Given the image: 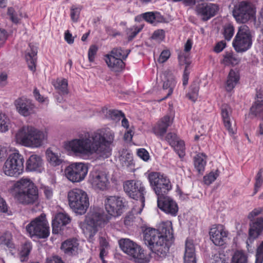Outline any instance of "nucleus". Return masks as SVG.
<instances>
[{"label":"nucleus","mask_w":263,"mask_h":263,"mask_svg":"<svg viewBox=\"0 0 263 263\" xmlns=\"http://www.w3.org/2000/svg\"><path fill=\"white\" fill-rule=\"evenodd\" d=\"M115 139V133L108 128L99 129L92 132H84L78 137L64 142L65 149L76 156L96 154L106 158L111 155L110 145Z\"/></svg>","instance_id":"obj_1"},{"label":"nucleus","mask_w":263,"mask_h":263,"mask_svg":"<svg viewBox=\"0 0 263 263\" xmlns=\"http://www.w3.org/2000/svg\"><path fill=\"white\" fill-rule=\"evenodd\" d=\"M143 235L145 243L150 246L153 257L157 260L164 258L169 250L168 242L173 238L172 223H163L158 229L146 228Z\"/></svg>","instance_id":"obj_2"},{"label":"nucleus","mask_w":263,"mask_h":263,"mask_svg":"<svg viewBox=\"0 0 263 263\" xmlns=\"http://www.w3.org/2000/svg\"><path fill=\"white\" fill-rule=\"evenodd\" d=\"M48 133L46 129H39L32 126H24L20 128L15 135L17 143L23 146L37 148L42 146L48 139Z\"/></svg>","instance_id":"obj_3"},{"label":"nucleus","mask_w":263,"mask_h":263,"mask_svg":"<svg viewBox=\"0 0 263 263\" xmlns=\"http://www.w3.org/2000/svg\"><path fill=\"white\" fill-rule=\"evenodd\" d=\"M15 198L23 204H32L37 201L38 190L33 182L28 178H22L13 185Z\"/></svg>","instance_id":"obj_4"},{"label":"nucleus","mask_w":263,"mask_h":263,"mask_svg":"<svg viewBox=\"0 0 263 263\" xmlns=\"http://www.w3.org/2000/svg\"><path fill=\"white\" fill-rule=\"evenodd\" d=\"M123 187L125 192L130 198L137 201L138 205L133 208V214H140L144 206L145 202L144 187L142 182L135 180H127L124 183Z\"/></svg>","instance_id":"obj_5"},{"label":"nucleus","mask_w":263,"mask_h":263,"mask_svg":"<svg viewBox=\"0 0 263 263\" xmlns=\"http://www.w3.org/2000/svg\"><path fill=\"white\" fill-rule=\"evenodd\" d=\"M119 244L121 249L134 262L148 263L149 261V257L145 253L144 250L129 239H121L119 241Z\"/></svg>","instance_id":"obj_6"},{"label":"nucleus","mask_w":263,"mask_h":263,"mask_svg":"<svg viewBox=\"0 0 263 263\" xmlns=\"http://www.w3.org/2000/svg\"><path fill=\"white\" fill-rule=\"evenodd\" d=\"M68 199L70 208L76 213L85 214L89 205L87 193L82 190L74 189L68 193Z\"/></svg>","instance_id":"obj_7"},{"label":"nucleus","mask_w":263,"mask_h":263,"mask_svg":"<svg viewBox=\"0 0 263 263\" xmlns=\"http://www.w3.org/2000/svg\"><path fill=\"white\" fill-rule=\"evenodd\" d=\"M24 158L18 151L14 149L9 155L3 166L4 173L10 177H17L24 171Z\"/></svg>","instance_id":"obj_8"},{"label":"nucleus","mask_w":263,"mask_h":263,"mask_svg":"<svg viewBox=\"0 0 263 263\" xmlns=\"http://www.w3.org/2000/svg\"><path fill=\"white\" fill-rule=\"evenodd\" d=\"M104 222L103 212L100 209H93L88 214L83 228L84 233L91 239L98 231V227Z\"/></svg>","instance_id":"obj_9"},{"label":"nucleus","mask_w":263,"mask_h":263,"mask_svg":"<svg viewBox=\"0 0 263 263\" xmlns=\"http://www.w3.org/2000/svg\"><path fill=\"white\" fill-rule=\"evenodd\" d=\"M252 34L251 30L246 25L239 27L238 31L233 41V46L237 52H245L250 49L252 44Z\"/></svg>","instance_id":"obj_10"},{"label":"nucleus","mask_w":263,"mask_h":263,"mask_svg":"<svg viewBox=\"0 0 263 263\" xmlns=\"http://www.w3.org/2000/svg\"><path fill=\"white\" fill-rule=\"evenodd\" d=\"M129 52L130 50L124 51L121 48H115L105 56V61L111 71L120 72L125 66L123 61L126 59Z\"/></svg>","instance_id":"obj_11"},{"label":"nucleus","mask_w":263,"mask_h":263,"mask_svg":"<svg viewBox=\"0 0 263 263\" xmlns=\"http://www.w3.org/2000/svg\"><path fill=\"white\" fill-rule=\"evenodd\" d=\"M256 10L254 5L247 1H241L236 5L233 11V15L236 21L246 23L255 19Z\"/></svg>","instance_id":"obj_12"},{"label":"nucleus","mask_w":263,"mask_h":263,"mask_svg":"<svg viewBox=\"0 0 263 263\" xmlns=\"http://www.w3.org/2000/svg\"><path fill=\"white\" fill-rule=\"evenodd\" d=\"M148 178L157 197L166 195L172 189L170 180L160 173L151 172L148 174Z\"/></svg>","instance_id":"obj_13"},{"label":"nucleus","mask_w":263,"mask_h":263,"mask_svg":"<svg viewBox=\"0 0 263 263\" xmlns=\"http://www.w3.org/2000/svg\"><path fill=\"white\" fill-rule=\"evenodd\" d=\"M26 230L31 237L36 236L40 238L47 237L49 234V231L45 215L41 214L32 220L27 225Z\"/></svg>","instance_id":"obj_14"},{"label":"nucleus","mask_w":263,"mask_h":263,"mask_svg":"<svg viewBox=\"0 0 263 263\" xmlns=\"http://www.w3.org/2000/svg\"><path fill=\"white\" fill-rule=\"evenodd\" d=\"M88 171V166L83 162H73L64 170L65 177L72 182H80L86 177Z\"/></svg>","instance_id":"obj_15"},{"label":"nucleus","mask_w":263,"mask_h":263,"mask_svg":"<svg viewBox=\"0 0 263 263\" xmlns=\"http://www.w3.org/2000/svg\"><path fill=\"white\" fill-rule=\"evenodd\" d=\"M88 182L93 189L100 191L107 189L109 184L107 173L97 168H94L90 172Z\"/></svg>","instance_id":"obj_16"},{"label":"nucleus","mask_w":263,"mask_h":263,"mask_svg":"<svg viewBox=\"0 0 263 263\" xmlns=\"http://www.w3.org/2000/svg\"><path fill=\"white\" fill-rule=\"evenodd\" d=\"M126 206L125 200L116 196H107L105 200V206L107 212L116 217L120 215Z\"/></svg>","instance_id":"obj_17"},{"label":"nucleus","mask_w":263,"mask_h":263,"mask_svg":"<svg viewBox=\"0 0 263 263\" xmlns=\"http://www.w3.org/2000/svg\"><path fill=\"white\" fill-rule=\"evenodd\" d=\"M14 105L16 111L24 117L30 116L36 112V106L32 101L24 97L16 99Z\"/></svg>","instance_id":"obj_18"},{"label":"nucleus","mask_w":263,"mask_h":263,"mask_svg":"<svg viewBox=\"0 0 263 263\" xmlns=\"http://www.w3.org/2000/svg\"><path fill=\"white\" fill-rule=\"evenodd\" d=\"M158 206L165 213L176 216L178 211L176 202L171 198L165 195L157 197Z\"/></svg>","instance_id":"obj_19"},{"label":"nucleus","mask_w":263,"mask_h":263,"mask_svg":"<svg viewBox=\"0 0 263 263\" xmlns=\"http://www.w3.org/2000/svg\"><path fill=\"white\" fill-rule=\"evenodd\" d=\"M228 232L222 225H218L212 227L209 234L212 241L216 246L223 245L228 237Z\"/></svg>","instance_id":"obj_20"},{"label":"nucleus","mask_w":263,"mask_h":263,"mask_svg":"<svg viewBox=\"0 0 263 263\" xmlns=\"http://www.w3.org/2000/svg\"><path fill=\"white\" fill-rule=\"evenodd\" d=\"M232 109L227 104H224L221 107V114L225 127L230 134H235L236 129L235 122L231 118Z\"/></svg>","instance_id":"obj_21"},{"label":"nucleus","mask_w":263,"mask_h":263,"mask_svg":"<svg viewBox=\"0 0 263 263\" xmlns=\"http://www.w3.org/2000/svg\"><path fill=\"white\" fill-rule=\"evenodd\" d=\"M61 249L65 254L70 256H76L81 252L79 243L76 238H69L63 241Z\"/></svg>","instance_id":"obj_22"},{"label":"nucleus","mask_w":263,"mask_h":263,"mask_svg":"<svg viewBox=\"0 0 263 263\" xmlns=\"http://www.w3.org/2000/svg\"><path fill=\"white\" fill-rule=\"evenodd\" d=\"M173 117L165 115L161 118L153 128V133L157 136L162 138L167 128L173 123Z\"/></svg>","instance_id":"obj_23"},{"label":"nucleus","mask_w":263,"mask_h":263,"mask_svg":"<svg viewBox=\"0 0 263 263\" xmlns=\"http://www.w3.org/2000/svg\"><path fill=\"white\" fill-rule=\"evenodd\" d=\"M218 11V7L213 4H201L197 7V12L202 19L206 21L214 16Z\"/></svg>","instance_id":"obj_24"},{"label":"nucleus","mask_w":263,"mask_h":263,"mask_svg":"<svg viewBox=\"0 0 263 263\" xmlns=\"http://www.w3.org/2000/svg\"><path fill=\"white\" fill-rule=\"evenodd\" d=\"M70 221V217L64 213H59L55 215L52 220V232L54 234H58L63 227L69 223Z\"/></svg>","instance_id":"obj_25"},{"label":"nucleus","mask_w":263,"mask_h":263,"mask_svg":"<svg viewBox=\"0 0 263 263\" xmlns=\"http://www.w3.org/2000/svg\"><path fill=\"white\" fill-rule=\"evenodd\" d=\"M249 230V239L257 238L263 231V218L257 217L250 220Z\"/></svg>","instance_id":"obj_26"},{"label":"nucleus","mask_w":263,"mask_h":263,"mask_svg":"<svg viewBox=\"0 0 263 263\" xmlns=\"http://www.w3.org/2000/svg\"><path fill=\"white\" fill-rule=\"evenodd\" d=\"M43 165L42 157L36 154L31 155L26 161V170L29 171L41 172L43 170Z\"/></svg>","instance_id":"obj_27"},{"label":"nucleus","mask_w":263,"mask_h":263,"mask_svg":"<svg viewBox=\"0 0 263 263\" xmlns=\"http://www.w3.org/2000/svg\"><path fill=\"white\" fill-rule=\"evenodd\" d=\"M184 263H196L195 247L192 241L186 240L184 254Z\"/></svg>","instance_id":"obj_28"},{"label":"nucleus","mask_w":263,"mask_h":263,"mask_svg":"<svg viewBox=\"0 0 263 263\" xmlns=\"http://www.w3.org/2000/svg\"><path fill=\"white\" fill-rule=\"evenodd\" d=\"M37 48L33 45H29V49L26 51L25 58L29 68L32 71L35 70V63L36 61Z\"/></svg>","instance_id":"obj_29"},{"label":"nucleus","mask_w":263,"mask_h":263,"mask_svg":"<svg viewBox=\"0 0 263 263\" xmlns=\"http://www.w3.org/2000/svg\"><path fill=\"white\" fill-rule=\"evenodd\" d=\"M207 156L203 153H198L194 157V165L196 171L202 174L206 164Z\"/></svg>","instance_id":"obj_30"},{"label":"nucleus","mask_w":263,"mask_h":263,"mask_svg":"<svg viewBox=\"0 0 263 263\" xmlns=\"http://www.w3.org/2000/svg\"><path fill=\"white\" fill-rule=\"evenodd\" d=\"M176 82L174 77L172 75L166 77L165 80L163 84V90L165 91L166 96L161 100H164L170 96L176 86Z\"/></svg>","instance_id":"obj_31"},{"label":"nucleus","mask_w":263,"mask_h":263,"mask_svg":"<svg viewBox=\"0 0 263 263\" xmlns=\"http://www.w3.org/2000/svg\"><path fill=\"white\" fill-rule=\"evenodd\" d=\"M52 84L60 95H65L68 93V81L67 79L58 78L52 82Z\"/></svg>","instance_id":"obj_32"},{"label":"nucleus","mask_w":263,"mask_h":263,"mask_svg":"<svg viewBox=\"0 0 263 263\" xmlns=\"http://www.w3.org/2000/svg\"><path fill=\"white\" fill-rule=\"evenodd\" d=\"M239 77L238 73L231 69L228 74L226 83V89L228 91H231L238 82Z\"/></svg>","instance_id":"obj_33"},{"label":"nucleus","mask_w":263,"mask_h":263,"mask_svg":"<svg viewBox=\"0 0 263 263\" xmlns=\"http://www.w3.org/2000/svg\"><path fill=\"white\" fill-rule=\"evenodd\" d=\"M239 62V59L233 52H227L223 55V59L221 63L226 66H234L237 65Z\"/></svg>","instance_id":"obj_34"},{"label":"nucleus","mask_w":263,"mask_h":263,"mask_svg":"<svg viewBox=\"0 0 263 263\" xmlns=\"http://www.w3.org/2000/svg\"><path fill=\"white\" fill-rule=\"evenodd\" d=\"M250 114L255 117L263 119V101L256 102L250 109Z\"/></svg>","instance_id":"obj_35"},{"label":"nucleus","mask_w":263,"mask_h":263,"mask_svg":"<svg viewBox=\"0 0 263 263\" xmlns=\"http://www.w3.org/2000/svg\"><path fill=\"white\" fill-rule=\"evenodd\" d=\"M47 158L49 162L53 166L59 165L62 162V160L58 155L53 153L50 149H48L46 152Z\"/></svg>","instance_id":"obj_36"},{"label":"nucleus","mask_w":263,"mask_h":263,"mask_svg":"<svg viewBox=\"0 0 263 263\" xmlns=\"http://www.w3.org/2000/svg\"><path fill=\"white\" fill-rule=\"evenodd\" d=\"M10 126V121L7 116L0 112V132L6 133L8 131Z\"/></svg>","instance_id":"obj_37"},{"label":"nucleus","mask_w":263,"mask_h":263,"mask_svg":"<svg viewBox=\"0 0 263 263\" xmlns=\"http://www.w3.org/2000/svg\"><path fill=\"white\" fill-rule=\"evenodd\" d=\"M102 111L106 118H110L112 120L119 119L121 117H124V114L121 111L117 110L108 109L106 107L103 108Z\"/></svg>","instance_id":"obj_38"},{"label":"nucleus","mask_w":263,"mask_h":263,"mask_svg":"<svg viewBox=\"0 0 263 263\" xmlns=\"http://www.w3.org/2000/svg\"><path fill=\"white\" fill-rule=\"evenodd\" d=\"M232 263H248V257L243 251H237L233 256Z\"/></svg>","instance_id":"obj_39"},{"label":"nucleus","mask_w":263,"mask_h":263,"mask_svg":"<svg viewBox=\"0 0 263 263\" xmlns=\"http://www.w3.org/2000/svg\"><path fill=\"white\" fill-rule=\"evenodd\" d=\"M12 235L9 232H6L0 236V243L7 246L8 248H14L12 242Z\"/></svg>","instance_id":"obj_40"},{"label":"nucleus","mask_w":263,"mask_h":263,"mask_svg":"<svg viewBox=\"0 0 263 263\" xmlns=\"http://www.w3.org/2000/svg\"><path fill=\"white\" fill-rule=\"evenodd\" d=\"M178 59L179 65L181 66L185 65V68L188 69L189 66L191 63L190 60V53L180 51L178 54Z\"/></svg>","instance_id":"obj_41"},{"label":"nucleus","mask_w":263,"mask_h":263,"mask_svg":"<svg viewBox=\"0 0 263 263\" xmlns=\"http://www.w3.org/2000/svg\"><path fill=\"white\" fill-rule=\"evenodd\" d=\"M199 89V85L197 83L192 84L190 87V90L187 95L189 99L193 102H195L198 97Z\"/></svg>","instance_id":"obj_42"},{"label":"nucleus","mask_w":263,"mask_h":263,"mask_svg":"<svg viewBox=\"0 0 263 263\" xmlns=\"http://www.w3.org/2000/svg\"><path fill=\"white\" fill-rule=\"evenodd\" d=\"M174 148L175 151L177 153L180 158L185 155V146L183 141L178 140L174 145L172 146Z\"/></svg>","instance_id":"obj_43"},{"label":"nucleus","mask_w":263,"mask_h":263,"mask_svg":"<svg viewBox=\"0 0 263 263\" xmlns=\"http://www.w3.org/2000/svg\"><path fill=\"white\" fill-rule=\"evenodd\" d=\"M31 249V246L29 243L24 244L20 252V259L21 261H24L29 255Z\"/></svg>","instance_id":"obj_44"},{"label":"nucleus","mask_w":263,"mask_h":263,"mask_svg":"<svg viewBox=\"0 0 263 263\" xmlns=\"http://www.w3.org/2000/svg\"><path fill=\"white\" fill-rule=\"evenodd\" d=\"M234 32V29L232 25L228 24L224 27L223 34L226 40L230 41L233 36Z\"/></svg>","instance_id":"obj_45"},{"label":"nucleus","mask_w":263,"mask_h":263,"mask_svg":"<svg viewBox=\"0 0 263 263\" xmlns=\"http://www.w3.org/2000/svg\"><path fill=\"white\" fill-rule=\"evenodd\" d=\"M262 168H260L256 175L255 178L256 181L255 183L254 194L258 192V189L260 188L263 183V178L262 177Z\"/></svg>","instance_id":"obj_46"},{"label":"nucleus","mask_w":263,"mask_h":263,"mask_svg":"<svg viewBox=\"0 0 263 263\" xmlns=\"http://www.w3.org/2000/svg\"><path fill=\"white\" fill-rule=\"evenodd\" d=\"M218 176V174L217 172H211L204 176L203 181L205 184L210 185L216 179Z\"/></svg>","instance_id":"obj_47"},{"label":"nucleus","mask_w":263,"mask_h":263,"mask_svg":"<svg viewBox=\"0 0 263 263\" xmlns=\"http://www.w3.org/2000/svg\"><path fill=\"white\" fill-rule=\"evenodd\" d=\"M120 160L122 161L123 165L128 166L132 163L133 158L130 153H126L121 156Z\"/></svg>","instance_id":"obj_48"},{"label":"nucleus","mask_w":263,"mask_h":263,"mask_svg":"<svg viewBox=\"0 0 263 263\" xmlns=\"http://www.w3.org/2000/svg\"><path fill=\"white\" fill-rule=\"evenodd\" d=\"M81 10V8L80 7L72 6L71 8L70 17L73 22H77L78 21Z\"/></svg>","instance_id":"obj_49"},{"label":"nucleus","mask_w":263,"mask_h":263,"mask_svg":"<svg viewBox=\"0 0 263 263\" xmlns=\"http://www.w3.org/2000/svg\"><path fill=\"white\" fill-rule=\"evenodd\" d=\"M157 15L158 13L148 12L142 14V17L146 22L153 23L156 20Z\"/></svg>","instance_id":"obj_50"},{"label":"nucleus","mask_w":263,"mask_h":263,"mask_svg":"<svg viewBox=\"0 0 263 263\" xmlns=\"http://www.w3.org/2000/svg\"><path fill=\"white\" fill-rule=\"evenodd\" d=\"M212 263H227V258L223 253H216L211 258Z\"/></svg>","instance_id":"obj_51"},{"label":"nucleus","mask_w":263,"mask_h":263,"mask_svg":"<svg viewBox=\"0 0 263 263\" xmlns=\"http://www.w3.org/2000/svg\"><path fill=\"white\" fill-rule=\"evenodd\" d=\"M263 262V241L259 244L257 249L255 263Z\"/></svg>","instance_id":"obj_52"},{"label":"nucleus","mask_w":263,"mask_h":263,"mask_svg":"<svg viewBox=\"0 0 263 263\" xmlns=\"http://www.w3.org/2000/svg\"><path fill=\"white\" fill-rule=\"evenodd\" d=\"M98 47L96 45H91L89 48L88 52V60L90 62H93L98 51Z\"/></svg>","instance_id":"obj_53"},{"label":"nucleus","mask_w":263,"mask_h":263,"mask_svg":"<svg viewBox=\"0 0 263 263\" xmlns=\"http://www.w3.org/2000/svg\"><path fill=\"white\" fill-rule=\"evenodd\" d=\"M166 140L170 143L171 146H173L179 140L177 135L175 133H168L165 137Z\"/></svg>","instance_id":"obj_54"},{"label":"nucleus","mask_w":263,"mask_h":263,"mask_svg":"<svg viewBox=\"0 0 263 263\" xmlns=\"http://www.w3.org/2000/svg\"><path fill=\"white\" fill-rule=\"evenodd\" d=\"M151 37L157 42H160L164 38V32L163 30H157L153 33Z\"/></svg>","instance_id":"obj_55"},{"label":"nucleus","mask_w":263,"mask_h":263,"mask_svg":"<svg viewBox=\"0 0 263 263\" xmlns=\"http://www.w3.org/2000/svg\"><path fill=\"white\" fill-rule=\"evenodd\" d=\"M171 55L170 52L168 50H164L161 53L158 61L160 63H163L166 62L170 58Z\"/></svg>","instance_id":"obj_56"},{"label":"nucleus","mask_w":263,"mask_h":263,"mask_svg":"<svg viewBox=\"0 0 263 263\" xmlns=\"http://www.w3.org/2000/svg\"><path fill=\"white\" fill-rule=\"evenodd\" d=\"M138 156L145 161H147L149 159V155L148 152L144 148L139 149L137 151Z\"/></svg>","instance_id":"obj_57"},{"label":"nucleus","mask_w":263,"mask_h":263,"mask_svg":"<svg viewBox=\"0 0 263 263\" xmlns=\"http://www.w3.org/2000/svg\"><path fill=\"white\" fill-rule=\"evenodd\" d=\"M8 14L13 23H17L18 22L20 19L13 8H9L8 9Z\"/></svg>","instance_id":"obj_58"},{"label":"nucleus","mask_w":263,"mask_h":263,"mask_svg":"<svg viewBox=\"0 0 263 263\" xmlns=\"http://www.w3.org/2000/svg\"><path fill=\"white\" fill-rule=\"evenodd\" d=\"M262 211V209L261 208L255 209L249 214L248 218L250 220H253L254 219H255V217L258 216Z\"/></svg>","instance_id":"obj_59"},{"label":"nucleus","mask_w":263,"mask_h":263,"mask_svg":"<svg viewBox=\"0 0 263 263\" xmlns=\"http://www.w3.org/2000/svg\"><path fill=\"white\" fill-rule=\"evenodd\" d=\"M7 32L3 29L0 28V46L4 45L7 39Z\"/></svg>","instance_id":"obj_60"},{"label":"nucleus","mask_w":263,"mask_h":263,"mask_svg":"<svg viewBox=\"0 0 263 263\" xmlns=\"http://www.w3.org/2000/svg\"><path fill=\"white\" fill-rule=\"evenodd\" d=\"M8 75L5 72H3L0 74V86H4L7 84Z\"/></svg>","instance_id":"obj_61"},{"label":"nucleus","mask_w":263,"mask_h":263,"mask_svg":"<svg viewBox=\"0 0 263 263\" xmlns=\"http://www.w3.org/2000/svg\"><path fill=\"white\" fill-rule=\"evenodd\" d=\"M226 45V43L224 41H220L216 45L214 51L217 53H219L224 48Z\"/></svg>","instance_id":"obj_62"},{"label":"nucleus","mask_w":263,"mask_h":263,"mask_svg":"<svg viewBox=\"0 0 263 263\" xmlns=\"http://www.w3.org/2000/svg\"><path fill=\"white\" fill-rule=\"evenodd\" d=\"M258 23H255V25L256 27H260L261 28V32L263 34V10H262L260 12V16L258 19Z\"/></svg>","instance_id":"obj_63"},{"label":"nucleus","mask_w":263,"mask_h":263,"mask_svg":"<svg viewBox=\"0 0 263 263\" xmlns=\"http://www.w3.org/2000/svg\"><path fill=\"white\" fill-rule=\"evenodd\" d=\"M46 263H63L61 258L58 256H53L51 258L47 259Z\"/></svg>","instance_id":"obj_64"}]
</instances>
